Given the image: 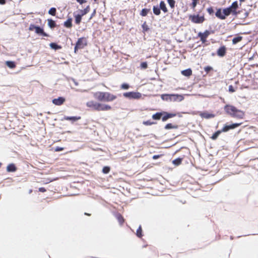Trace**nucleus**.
Masks as SVG:
<instances>
[{
    "instance_id": "nucleus-38",
    "label": "nucleus",
    "mask_w": 258,
    "mask_h": 258,
    "mask_svg": "<svg viewBox=\"0 0 258 258\" xmlns=\"http://www.w3.org/2000/svg\"><path fill=\"white\" fill-rule=\"evenodd\" d=\"M6 63L7 66L10 68H14L16 66L15 63L13 61H7Z\"/></svg>"
},
{
    "instance_id": "nucleus-11",
    "label": "nucleus",
    "mask_w": 258,
    "mask_h": 258,
    "mask_svg": "<svg viewBox=\"0 0 258 258\" xmlns=\"http://www.w3.org/2000/svg\"><path fill=\"white\" fill-rule=\"evenodd\" d=\"M163 115L162 116V120L163 121H165L169 118L173 117L176 116V114L172 113H168L167 112H162Z\"/></svg>"
},
{
    "instance_id": "nucleus-2",
    "label": "nucleus",
    "mask_w": 258,
    "mask_h": 258,
    "mask_svg": "<svg viewBox=\"0 0 258 258\" xmlns=\"http://www.w3.org/2000/svg\"><path fill=\"white\" fill-rule=\"evenodd\" d=\"M93 95L95 99L100 102H112L117 98L116 95L108 92L97 91Z\"/></svg>"
},
{
    "instance_id": "nucleus-25",
    "label": "nucleus",
    "mask_w": 258,
    "mask_h": 258,
    "mask_svg": "<svg viewBox=\"0 0 258 258\" xmlns=\"http://www.w3.org/2000/svg\"><path fill=\"white\" fill-rule=\"evenodd\" d=\"M182 158H178L172 161V163L175 166H178L181 164Z\"/></svg>"
},
{
    "instance_id": "nucleus-45",
    "label": "nucleus",
    "mask_w": 258,
    "mask_h": 258,
    "mask_svg": "<svg viewBox=\"0 0 258 258\" xmlns=\"http://www.w3.org/2000/svg\"><path fill=\"white\" fill-rule=\"evenodd\" d=\"M229 91L231 93L235 92V89H234L232 85H230L229 86Z\"/></svg>"
},
{
    "instance_id": "nucleus-14",
    "label": "nucleus",
    "mask_w": 258,
    "mask_h": 258,
    "mask_svg": "<svg viewBox=\"0 0 258 258\" xmlns=\"http://www.w3.org/2000/svg\"><path fill=\"white\" fill-rule=\"evenodd\" d=\"M81 118V116H71V117H70V116H64V117H63V119L64 120H71L72 122L76 121H77L78 120H80Z\"/></svg>"
},
{
    "instance_id": "nucleus-43",
    "label": "nucleus",
    "mask_w": 258,
    "mask_h": 258,
    "mask_svg": "<svg viewBox=\"0 0 258 258\" xmlns=\"http://www.w3.org/2000/svg\"><path fill=\"white\" fill-rule=\"evenodd\" d=\"M207 11L210 15H213L214 12V9L212 7L207 8Z\"/></svg>"
},
{
    "instance_id": "nucleus-48",
    "label": "nucleus",
    "mask_w": 258,
    "mask_h": 258,
    "mask_svg": "<svg viewBox=\"0 0 258 258\" xmlns=\"http://www.w3.org/2000/svg\"><path fill=\"white\" fill-rule=\"evenodd\" d=\"M81 12H82V15H81L83 16V15L86 14L87 13L88 11H87V10L86 9H85L83 11L82 10Z\"/></svg>"
},
{
    "instance_id": "nucleus-5",
    "label": "nucleus",
    "mask_w": 258,
    "mask_h": 258,
    "mask_svg": "<svg viewBox=\"0 0 258 258\" xmlns=\"http://www.w3.org/2000/svg\"><path fill=\"white\" fill-rule=\"evenodd\" d=\"M87 45V40L86 38L85 37H81L79 38L76 44L74 52L75 53H77L78 49H81L84 48Z\"/></svg>"
},
{
    "instance_id": "nucleus-36",
    "label": "nucleus",
    "mask_w": 258,
    "mask_h": 258,
    "mask_svg": "<svg viewBox=\"0 0 258 258\" xmlns=\"http://www.w3.org/2000/svg\"><path fill=\"white\" fill-rule=\"evenodd\" d=\"M192 2L190 4V6L192 9H195L198 3L199 0H192Z\"/></svg>"
},
{
    "instance_id": "nucleus-29",
    "label": "nucleus",
    "mask_w": 258,
    "mask_h": 258,
    "mask_svg": "<svg viewBox=\"0 0 258 258\" xmlns=\"http://www.w3.org/2000/svg\"><path fill=\"white\" fill-rule=\"evenodd\" d=\"M50 47L53 49L57 50L61 48V46L60 45H57L55 43H51L49 44Z\"/></svg>"
},
{
    "instance_id": "nucleus-39",
    "label": "nucleus",
    "mask_w": 258,
    "mask_h": 258,
    "mask_svg": "<svg viewBox=\"0 0 258 258\" xmlns=\"http://www.w3.org/2000/svg\"><path fill=\"white\" fill-rule=\"evenodd\" d=\"M173 95L175 96L174 97H172L170 98L171 99H169V101H176L177 100L179 97H181V95H175V94H172Z\"/></svg>"
},
{
    "instance_id": "nucleus-24",
    "label": "nucleus",
    "mask_w": 258,
    "mask_h": 258,
    "mask_svg": "<svg viewBox=\"0 0 258 258\" xmlns=\"http://www.w3.org/2000/svg\"><path fill=\"white\" fill-rule=\"evenodd\" d=\"M150 12V9H143L140 12V15L142 17H145Z\"/></svg>"
},
{
    "instance_id": "nucleus-30",
    "label": "nucleus",
    "mask_w": 258,
    "mask_h": 258,
    "mask_svg": "<svg viewBox=\"0 0 258 258\" xmlns=\"http://www.w3.org/2000/svg\"><path fill=\"white\" fill-rule=\"evenodd\" d=\"M175 96L173 95H170V94H163L161 96V98L163 100H165L166 101L169 100V99H171L170 98L172 97H174Z\"/></svg>"
},
{
    "instance_id": "nucleus-1",
    "label": "nucleus",
    "mask_w": 258,
    "mask_h": 258,
    "mask_svg": "<svg viewBox=\"0 0 258 258\" xmlns=\"http://www.w3.org/2000/svg\"><path fill=\"white\" fill-rule=\"evenodd\" d=\"M238 8V5L237 1L232 3L231 5L226 8L222 10L221 8L217 9L215 16L220 20H225L226 17L230 14L236 15L237 14V10Z\"/></svg>"
},
{
    "instance_id": "nucleus-10",
    "label": "nucleus",
    "mask_w": 258,
    "mask_h": 258,
    "mask_svg": "<svg viewBox=\"0 0 258 258\" xmlns=\"http://www.w3.org/2000/svg\"><path fill=\"white\" fill-rule=\"evenodd\" d=\"M210 32L208 30H206L204 33L199 32L198 33V37L200 38L201 41L203 43L206 42V39L208 36L210 35Z\"/></svg>"
},
{
    "instance_id": "nucleus-22",
    "label": "nucleus",
    "mask_w": 258,
    "mask_h": 258,
    "mask_svg": "<svg viewBox=\"0 0 258 258\" xmlns=\"http://www.w3.org/2000/svg\"><path fill=\"white\" fill-rule=\"evenodd\" d=\"M163 115L162 112H157L152 115V118L155 120H159L161 118Z\"/></svg>"
},
{
    "instance_id": "nucleus-21",
    "label": "nucleus",
    "mask_w": 258,
    "mask_h": 258,
    "mask_svg": "<svg viewBox=\"0 0 258 258\" xmlns=\"http://www.w3.org/2000/svg\"><path fill=\"white\" fill-rule=\"evenodd\" d=\"M48 25L51 29H53L56 26L55 22L52 19H48Z\"/></svg>"
},
{
    "instance_id": "nucleus-17",
    "label": "nucleus",
    "mask_w": 258,
    "mask_h": 258,
    "mask_svg": "<svg viewBox=\"0 0 258 258\" xmlns=\"http://www.w3.org/2000/svg\"><path fill=\"white\" fill-rule=\"evenodd\" d=\"M116 218L120 225H122L124 222V219L123 216L119 213L116 214Z\"/></svg>"
},
{
    "instance_id": "nucleus-31",
    "label": "nucleus",
    "mask_w": 258,
    "mask_h": 258,
    "mask_svg": "<svg viewBox=\"0 0 258 258\" xmlns=\"http://www.w3.org/2000/svg\"><path fill=\"white\" fill-rule=\"evenodd\" d=\"M136 235L139 238H141L143 236L142 229L141 225L139 226V227L137 230Z\"/></svg>"
},
{
    "instance_id": "nucleus-54",
    "label": "nucleus",
    "mask_w": 258,
    "mask_h": 258,
    "mask_svg": "<svg viewBox=\"0 0 258 258\" xmlns=\"http://www.w3.org/2000/svg\"><path fill=\"white\" fill-rule=\"evenodd\" d=\"M32 191V189H31V190H30L29 192H30V193H31Z\"/></svg>"
},
{
    "instance_id": "nucleus-33",
    "label": "nucleus",
    "mask_w": 258,
    "mask_h": 258,
    "mask_svg": "<svg viewBox=\"0 0 258 258\" xmlns=\"http://www.w3.org/2000/svg\"><path fill=\"white\" fill-rule=\"evenodd\" d=\"M142 27L143 28V32H146L147 31H148L149 30V28L148 26V25L147 24V23L146 22H145L142 25Z\"/></svg>"
},
{
    "instance_id": "nucleus-40",
    "label": "nucleus",
    "mask_w": 258,
    "mask_h": 258,
    "mask_svg": "<svg viewBox=\"0 0 258 258\" xmlns=\"http://www.w3.org/2000/svg\"><path fill=\"white\" fill-rule=\"evenodd\" d=\"M130 88L128 84L126 83H123L120 86V88L123 90H127Z\"/></svg>"
},
{
    "instance_id": "nucleus-37",
    "label": "nucleus",
    "mask_w": 258,
    "mask_h": 258,
    "mask_svg": "<svg viewBox=\"0 0 258 258\" xmlns=\"http://www.w3.org/2000/svg\"><path fill=\"white\" fill-rule=\"evenodd\" d=\"M110 168L108 166H105L102 169V172L104 174H107L109 172Z\"/></svg>"
},
{
    "instance_id": "nucleus-13",
    "label": "nucleus",
    "mask_w": 258,
    "mask_h": 258,
    "mask_svg": "<svg viewBox=\"0 0 258 258\" xmlns=\"http://www.w3.org/2000/svg\"><path fill=\"white\" fill-rule=\"evenodd\" d=\"M226 53V48L225 46H221L217 51V55L220 57L224 56Z\"/></svg>"
},
{
    "instance_id": "nucleus-18",
    "label": "nucleus",
    "mask_w": 258,
    "mask_h": 258,
    "mask_svg": "<svg viewBox=\"0 0 258 258\" xmlns=\"http://www.w3.org/2000/svg\"><path fill=\"white\" fill-rule=\"evenodd\" d=\"M181 74L184 76L189 77L191 75L192 71L190 69H188L182 71Z\"/></svg>"
},
{
    "instance_id": "nucleus-51",
    "label": "nucleus",
    "mask_w": 258,
    "mask_h": 258,
    "mask_svg": "<svg viewBox=\"0 0 258 258\" xmlns=\"http://www.w3.org/2000/svg\"><path fill=\"white\" fill-rule=\"evenodd\" d=\"M6 4V0H0V4L4 5Z\"/></svg>"
},
{
    "instance_id": "nucleus-3",
    "label": "nucleus",
    "mask_w": 258,
    "mask_h": 258,
    "mask_svg": "<svg viewBox=\"0 0 258 258\" xmlns=\"http://www.w3.org/2000/svg\"><path fill=\"white\" fill-rule=\"evenodd\" d=\"M86 106L92 110L97 111H108L112 109V107L108 104H103L93 100L87 102Z\"/></svg>"
},
{
    "instance_id": "nucleus-7",
    "label": "nucleus",
    "mask_w": 258,
    "mask_h": 258,
    "mask_svg": "<svg viewBox=\"0 0 258 258\" xmlns=\"http://www.w3.org/2000/svg\"><path fill=\"white\" fill-rule=\"evenodd\" d=\"M29 30L30 31H33L35 30V32L37 34L42 35L43 36L48 37V35L45 33L43 29L39 26H36L34 24H31L29 26Z\"/></svg>"
},
{
    "instance_id": "nucleus-35",
    "label": "nucleus",
    "mask_w": 258,
    "mask_h": 258,
    "mask_svg": "<svg viewBox=\"0 0 258 258\" xmlns=\"http://www.w3.org/2000/svg\"><path fill=\"white\" fill-rule=\"evenodd\" d=\"M167 2L171 9L175 7V1L174 0H167Z\"/></svg>"
},
{
    "instance_id": "nucleus-32",
    "label": "nucleus",
    "mask_w": 258,
    "mask_h": 258,
    "mask_svg": "<svg viewBox=\"0 0 258 258\" xmlns=\"http://www.w3.org/2000/svg\"><path fill=\"white\" fill-rule=\"evenodd\" d=\"M82 15H77L75 16V23L77 24H79L81 21L82 20Z\"/></svg>"
},
{
    "instance_id": "nucleus-28",
    "label": "nucleus",
    "mask_w": 258,
    "mask_h": 258,
    "mask_svg": "<svg viewBox=\"0 0 258 258\" xmlns=\"http://www.w3.org/2000/svg\"><path fill=\"white\" fill-rule=\"evenodd\" d=\"M153 11L155 15H159L161 13V10L158 6H154L153 8Z\"/></svg>"
},
{
    "instance_id": "nucleus-12",
    "label": "nucleus",
    "mask_w": 258,
    "mask_h": 258,
    "mask_svg": "<svg viewBox=\"0 0 258 258\" xmlns=\"http://www.w3.org/2000/svg\"><path fill=\"white\" fill-rule=\"evenodd\" d=\"M65 101V99L63 97H59L58 98L53 99L52 103L56 105H61Z\"/></svg>"
},
{
    "instance_id": "nucleus-4",
    "label": "nucleus",
    "mask_w": 258,
    "mask_h": 258,
    "mask_svg": "<svg viewBox=\"0 0 258 258\" xmlns=\"http://www.w3.org/2000/svg\"><path fill=\"white\" fill-rule=\"evenodd\" d=\"M224 110L227 114L234 118L242 119L245 115V113L243 111L239 110L231 105H226L224 106Z\"/></svg>"
},
{
    "instance_id": "nucleus-34",
    "label": "nucleus",
    "mask_w": 258,
    "mask_h": 258,
    "mask_svg": "<svg viewBox=\"0 0 258 258\" xmlns=\"http://www.w3.org/2000/svg\"><path fill=\"white\" fill-rule=\"evenodd\" d=\"M56 13V10L55 8H51L48 11V14L53 16H55Z\"/></svg>"
},
{
    "instance_id": "nucleus-27",
    "label": "nucleus",
    "mask_w": 258,
    "mask_h": 258,
    "mask_svg": "<svg viewBox=\"0 0 258 258\" xmlns=\"http://www.w3.org/2000/svg\"><path fill=\"white\" fill-rule=\"evenodd\" d=\"M222 132H223V131H222V130H219L217 132H216L211 137V139L213 140H215L217 139V138L218 137V136H219V135L222 133Z\"/></svg>"
},
{
    "instance_id": "nucleus-49",
    "label": "nucleus",
    "mask_w": 258,
    "mask_h": 258,
    "mask_svg": "<svg viewBox=\"0 0 258 258\" xmlns=\"http://www.w3.org/2000/svg\"><path fill=\"white\" fill-rule=\"evenodd\" d=\"M78 3H79L80 4H83L86 2V1L85 0H76Z\"/></svg>"
},
{
    "instance_id": "nucleus-15",
    "label": "nucleus",
    "mask_w": 258,
    "mask_h": 258,
    "mask_svg": "<svg viewBox=\"0 0 258 258\" xmlns=\"http://www.w3.org/2000/svg\"><path fill=\"white\" fill-rule=\"evenodd\" d=\"M159 8H160V10H162L164 13H166L168 11L166 4L164 1H162L160 2Z\"/></svg>"
},
{
    "instance_id": "nucleus-42",
    "label": "nucleus",
    "mask_w": 258,
    "mask_h": 258,
    "mask_svg": "<svg viewBox=\"0 0 258 258\" xmlns=\"http://www.w3.org/2000/svg\"><path fill=\"white\" fill-rule=\"evenodd\" d=\"M204 70L207 74H208L211 71L213 70V68L210 66H206L204 68Z\"/></svg>"
},
{
    "instance_id": "nucleus-26",
    "label": "nucleus",
    "mask_w": 258,
    "mask_h": 258,
    "mask_svg": "<svg viewBox=\"0 0 258 258\" xmlns=\"http://www.w3.org/2000/svg\"><path fill=\"white\" fill-rule=\"evenodd\" d=\"M243 39V37L242 36H238L236 37H234L233 39H232V44H237V43L240 42Z\"/></svg>"
},
{
    "instance_id": "nucleus-47",
    "label": "nucleus",
    "mask_w": 258,
    "mask_h": 258,
    "mask_svg": "<svg viewBox=\"0 0 258 258\" xmlns=\"http://www.w3.org/2000/svg\"><path fill=\"white\" fill-rule=\"evenodd\" d=\"M162 155H155L153 156V159H157L160 158Z\"/></svg>"
},
{
    "instance_id": "nucleus-50",
    "label": "nucleus",
    "mask_w": 258,
    "mask_h": 258,
    "mask_svg": "<svg viewBox=\"0 0 258 258\" xmlns=\"http://www.w3.org/2000/svg\"><path fill=\"white\" fill-rule=\"evenodd\" d=\"M63 150V148L58 147H56L55 149L56 151H62Z\"/></svg>"
},
{
    "instance_id": "nucleus-16",
    "label": "nucleus",
    "mask_w": 258,
    "mask_h": 258,
    "mask_svg": "<svg viewBox=\"0 0 258 258\" xmlns=\"http://www.w3.org/2000/svg\"><path fill=\"white\" fill-rule=\"evenodd\" d=\"M17 170V167L13 163L9 164L7 167V171L8 172H15Z\"/></svg>"
},
{
    "instance_id": "nucleus-44",
    "label": "nucleus",
    "mask_w": 258,
    "mask_h": 258,
    "mask_svg": "<svg viewBox=\"0 0 258 258\" xmlns=\"http://www.w3.org/2000/svg\"><path fill=\"white\" fill-rule=\"evenodd\" d=\"M141 68L143 69H146L148 68V65L146 62H143L141 63Z\"/></svg>"
},
{
    "instance_id": "nucleus-8",
    "label": "nucleus",
    "mask_w": 258,
    "mask_h": 258,
    "mask_svg": "<svg viewBox=\"0 0 258 258\" xmlns=\"http://www.w3.org/2000/svg\"><path fill=\"white\" fill-rule=\"evenodd\" d=\"M123 96L130 99H139L142 97V94L139 92H128L123 94Z\"/></svg>"
},
{
    "instance_id": "nucleus-20",
    "label": "nucleus",
    "mask_w": 258,
    "mask_h": 258,
    "mask_svg": "<svg viewBox=\"0 0 258 258\" xmlns=\"http://www.w3.org/2000/svg\"><path fill=\"white\" fill-rule=\"evenodd\" d=\"M64 26L68 28H70L72 27V18H69L66 22H64Z\"/></svg>"
},
{
    "instance_id": "nucleus-19",
    "label": "nucleus",
    "mask_w": 258,
    "mask_h": 258,
    "mask_svg": "<svg viewBox=\"0 0 258 258\" xmlns=\"http://www.w3.org/2000/svg\"><path fill=\"white\" fill-rule=\"evenodd\" d=\"M201 117L203 118H205L207 119L212 118L214 117V115L211 113H209L207 112H203L201 114Z\"/></svg>"
},
{
    "instance_id": "nucleus-53",
    "label": "nucleus",
    "mask_w": 258,
    "mask_h": 258,
    "mask_svg": "<svg viewBox=\"0 0 258 258\" xmlns=\"http://www.w3.org/2000/svg\"><path fill=\"white\" fill-rule=\"evenodd\" d=\"M245 0H239L240 3L244 2Z\"/></svg>"
},
{
    "instance_id": "nucleus-41",
    "label": "nucleus",
    "mask_w": 258,
    "mask_h": 258,
    "mask_svg": "<svg viewBox=\"0 0 258 258\" xmlns=\"http://www.w3.org/2000/svg\"><path fill=\"white\" fill-rule=\"evenodd\" d=\"M143 123L145 125H151L155 123L153 121H151V120H147L144 121Z\"/></svg>"
},
{
    "instance_id": "nucleus-46",
    "label": "nucleus",
    "mask_w": 258,
    "mask_h": 258,
    "mask_svg": "<svg viewBox=\"0 0 258 258\" xmlns=\"http://www.w3.org/2000/svg\"><path fill=\"white\" fill-rule=\"evenodd\" d=\"M39 191L44 192L46 191V189L44 187H40L38 189Z\"/></svg>"
},
{
    "instance_id": "nucleus-6",
    "label": "nucleus",
    "mask_w": 258,
    "mask_h": 258,
    "mask_svg": "<svg viewBox=\"0 0 258 258\" xmlns=\"http://www.w3.org/2000/svg\"><path fill=\"white\" fill-rule=\"evenodd\" d=\"M189 19L191 22L195 24H201L205 21L204 15H191L189 16Z\"/></svg>"
},
{
    "instance_id": "nucleus-9",
    "label": "nucleus",
    "mask_w": 258,
    "mask_h": 258,
    "mask_svg": "<svg viewBox=\"0 0 258 258\" xmlns=\"http://www.w3.org/2000/svg\"><path fill=\"white\" fill-rule=\"evenodd\" d=\"M241 124H242V122L240 123H233L230 125H225L223 126V127L222 128V131L223 132H226L230 130L234 129L237 127H238Z\"/></svg>"
},
{
    "instance_id": "nucleus-52",
    "label": "nucleus",
    "mask_w": 258,
    "mask_h": 258,
    "mask_svg": "<svg viewBox=\"0 0 258 258\" xmlns=\"http://www.w3.org/2000/svg\"><path fill=\"white\" fill-rule=\"evenodd\" d=\"M84 214L85 215H87V216H91V214H89V213H85Z\"/></svg>"
},
{
    "instance_id": "nucleus-23",
    "label": "nucleus",
    "mask_w": 258,
    "mask_h": 258,
    "mask_svg": "<svg viewBox=\"0 0 258 258\" xmlns=\"http://www.w3.org/2000/svg\"><path fill=\"white\" fill-rule=\"evenodd\" d=\"M164 128L166 130H169V129H172V128L176 129L178 128V125L176 124H173L171 123H169L167 124L165 126Z\"/></svg>"
}]
</instances>
